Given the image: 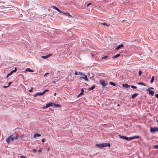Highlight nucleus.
Wrapping results in <instances>:
<instances>
[{"label": "nucleus", "instance_id": "1", "mask_svg": "<svg viewBox=\"0 0 158 158\" xmlns=\"http://www.w3.org/2000/svg\"><path fill=\"white\" fill-rule=\"evenodd\" d=\"M18 136L16 133L9 136L6 139V141L9 143L10 142L12 141L15 139H17Z\"/></svg>", "mask_w": 158, "mask_h": 158}, {"label": "nucleus", "instance_id": "2", "mask_svg": "<svg viewBox=\"0 0 158 158\" xmlns=\"http://www.w3.org/2000/svg\"><path fill=\"white\" fill-rule=\"evenodd\" d=\"M53 105V103L50 102L46 104L45 106H44L42 107V108L43 109H46L51 106H52Z\"/></svg>", "mask_w": 158, "mask_h": 158}, {"label": "nucleus", "instance_id": "3", "mask_svg": "<svg viewBox=\"0 0 158 158\" xmlns=\"http://www.w3.org/2000/svg\"><path fill=\"white\" fill-rule=\"evenodd\" d=\"M21 139L24 141H27L28 139L27 137L24 134L22 135L21 136Z\"/></svg>", "mask_w": 158, "mask_h": 158}, {"label": "nucleus", "instance_id": "4", "mask_svg": "<svg viewBox=\"0 0 158 158\" xmlns=\"http://www.w3.org/2000/svg\"><path fill=\"white\" fill-rule=\"evenodd\" d=\"M80 78L81 79H84L86 81H88V79L87 78V76L85 74H83L82 77H81Z\"/></svg>", "mask_w": 158, "mask_h": 158}, {"label": "nucleus", "instance_id": "5", "mask_svg": "<svg viewBox=\"0 0 158 158\" xmlns=\"http://www.w3.org/2000/svg\"><path fill=\"white\" fill-rule=\"evenodd\" d=\"M150 131L151 132L158 131V128L156 127L153 128H151L150 129Z\"/></svg>", "mask_w": 158, "mask_h": 158}, {"label": "nucleus", "instance_id": "6", "mask_svg": "<svg viewBox=\"0 0 158 158\" xmlns=\"http://www.w3.org/2000/svg\"><path fill=\"white\" fill-rule=\"evenodd\" d=\"M16 70L17 68L16 67H15L14 70L11 71L10 73L7 75V76H6V77L7 78L9 76L11 75L13 72H16Z\"/></svg>", "mask_w": 158, "mask_h": 158}, {"label": "nucleus", "instance_id": "7", "mask_svg": "<svg viewBox=\"0 0 158 158\" xmlns=\"http://www.w3.org/2000/svg\"><path fill=\"white\" fill-rule=\"evenodd\" d=\"M102 148L106 147H110V144L109 143H102Z\"/></svg>", "mask_w": 158, "mask_h": 158}, {"label": "nucleus", "instance_id": "8", "mask_svg": "<svg viewBox=\"0 0 158 158\" xmlns=\"http://www.w3.org/2000/svg\"><path fill=\"white\" fill-rule=\"evenodd\" d=\"M100 83L103 87H105L106 86V84L104 81L101 80L100 81Z\"/></svg>", "mask_w": 158, "mask_h": 158}, {"label": "nucleus", "instance_id": "9", "mask_svg": "<svg viewBox=\"0 0 158 158\" xmlns=\"http://www.w3.org/2000/svg\"><path fill=\"white\" fill-rule=\"evenodd\" d=\"M147 90L149 92V94H150L152 96H153L154 94V92L153 90H150V89H147Z\"/></svg>", "mask_w": 158, "mask_h": 158}, {"label": "nucleus", "instance_id": "10", "mask_svg": "<svg viewBox=\"0 0 158 158\" xmlns=\"http://www.w3.org/2000/svg\"><path fill=\"white\" fill-rule=\"evenodd\" d=\"M52 7L54 9L56 10H57L58 11L60 12V13H63V12L61 11L59 9H58L56 7V6H52Z\"/></svg>", "mask_w": 158, "mask_h": 158}, {"label": "nucleus", "instance_id": "11", "mask_svg": "<svg viewBox=\"0 0 158 158\" xmlns=\"http://www.w3.org/2000/svg\"><path fill=\"white\" fill-rule=\"evenodd\" d=\"M52 54H50L46 56H42V57L44 59H46L47 58H48L49 57L52 56Z\"/></svg>", "mask_w": 158, "mask_h": 158}, {"label": "nucleus", "instance_id": "12", "mask_svg": "<svg viewBox=\"0 0 158 158\" xmlns=\"http://www.w3.org/2000/svg\"><path fill=\"white\" fill-rule=\"evenodd\" d=\"M124 47L123 46V44H121L119 45H118L117 47L115 49L116 50H118L119 48L121 47Z\"/></svg>", "mask_w": 158, "mask_h": 158}, {"label": "nucleus", "instance_id": "13", "mask_svg": "<svg viewBox=\"0 0 158 158\" xmlns=\"http://www.w3.org/2000/svg\"><path fill=\"white\" fill-rule=\"evenodd\" d=\"M63 14L65 15L66 16L69 17V18L71 17H72L71 15H70V14L69 13H65L64 12H63Z\"/></svg>", "mask_w": 158, "mask_h": 158}, {"label": "nucleus", "instance_id": "14", "mask_svg": "<svg viewBox=\"0 0 158 158\" xmlns=\"http://www.w3.org/2000/svg\"><path fill=\"white\" fill-rule=\"evenodd\" d=\"M55 107H60V105L58 104H54L53 103V105Z\"/></svg>", "mask_w": 158, "mask_h": 158}, {"label": "nucleus", "instance_id": "15", "mask_svg": "<svg viewBox=\"0 0 158 158\" xmlns=\"http://www.w3.org/2000/svg\"><path fill=\"white\" fill-rule=\"evenodd\" d=\"M122 86L124 87H126V88H128L130 86L129 85L127 84H123L122 85Z\"/></svg>", "mask_w": 158, "mask_h": 158}, {"label": "nucleus", "instance_id": "16", "mask_svg": "<svg viewBox=\"0 0 158 158\" xmlns=\"http://www.w3.org/2000/svg\"><path fill=\"white\" fill-rule=\"evenodd\" d=\"M96 147L98 148H102V143L96 144Z\"/></svg>", "mask_w": 158, "mask_h": 158}, {"label": "nucleus", "instance_id": "17", "mask_svg": "<svg viewBox=\"0 0 158 158\" xmlns=\"http://www.w3.org/2000/svg\"><path fill=\"white\" fill-rule=\"evenodd\" d=\"M41 136V135L40 134H38V133H35L34 134V138H35L36 137H40Z\"/></svg>", "mask_w": 158, "mask_h": 158}, {"label": "nucleus", "instance_id": "18", "mask_svg": "<svg viewBox=\"0 0 158 158\" xmlns=\"http://www.w3.org/2000/svg\"><path fill=\"white\" fill-rule=\"evenodd\" d=\"M125 139L129 141L132 139V137H127L126 136Z\"/></svg>", "mask_w": 158, "mask_h": 158}, {"label": "nucleus", "instance_id": "19", "mask_svg": "<svg viewBox=\"0 0 158 158\" xmlns=\"http://www.w3.org/2000/svg\"><path fill=\"white\" fill-rule=\"evenodd\" d=\"M26 71H29L30 72H32L34 71V70L32 69H31L29 68H27L26 70Z\"/></svg>", "mask_w": 158, "mask_h": 158}, {"label": "nucleus", "instance_id": "20", "mask_svg": "<svg viewBox=\"0 0 158 158\" xmlns=\"http://www.w3.org/2000/svg\"><path fill=\"white\" fill-rule=\"evenodd\" d=\"M43 95V93H37L34 96H36L37 95Z\"/></svg>", "mask_w": 158, "mask_h": 158}, {"label": "nucleus", "instance_id": "21", "mask_svg": "<svg viewBox=\"0 0 158 158\" xmlns=\"http://www.w3.org/2000/svg\"><path fill=\"white\" fill-rule=\"evenodd\" d=\"M138 95V94L136 93L133 94L131 96V98H134L135 96H137Z\"/></svg>", "mask_w": 158, "mask_h": 158}, {"label": "nucleus", "instance_id": "22", "mask_svg": "<svg viewBox=\"0 0 158 158\" xmlns=\"http://www.w3.org/2000/svg\"><path fill=\"white\" fill-rule=\"evenodd\" d=\"M109 84L110 85H113L114 86H116V84H115L114 83H113L112 82H109Z\"/></svg>", "mask_w": 158, "mask_h": 158}, {"label": "nucleus", "instance_id": "23", "mask_svg": "<svg viewBox=\"0 0 158 158\" xmlns=\"http://www.w3.org/2000/svg\"><path fill=\"white\" fill-rule=\"evenodd\" d=\"M120 56V55L119 54H117L115 56H114L113 57V59L119 57Z\"/></svg>", "mask_w": 158, "mask_h": 158}, {"label": "nucleus", "instance_id": "24", "mask_svg": "<svg viewBox=\"0 0 158 158\" xmlns=\"http://www.w3.org/2000/svg\"><path fill=\"white\" fill-rule=\"evenodd\" d=\"M132 137V139H135L138 138L139 137V136H133Z\"/></svg>", "mask_w": 158, "mask_h": 158}, {"label": "nucleus", "instance_id": "25", "mask_svg": "<svg viewBox=\"0 0 158 158\" xmlns=\"http://www.w3.org/2000/svg\"><path fill=\"white\" fill-rule=\"evenodd\" d=\"M154 76L152 77L151 79V81H150L151 83H152L153 82L154 80Z\"/></svg>", "mask_w": 158, "mask_h": 158}, {"label": "nucleus", "instance_id": "26", "mask_svg": "<svg viewBox=\"0 0 158 158\" xmlns=\"http://www.w3.org/2000/svg\"><path fill=\"white\" fill-rule=\"evenodd\" d=\"M138 85H139L145 86V85L142 82H138Z\"/></svg>", "mask_w": 158, "mask_h": 158}, {"label": "nucleus", "instance_id": "27", "mask_svg": "<svg viewBox=\"0 0 158 158\" xmlns=\"http://www.w3.org/2000/svg\"><path fill=\"white\" fill-rule=\"evenodd\" d=\"M119 137L121 139H125L126 136H122V135H119Z\"/></svg>", "mask_w": 158, "mask_h": 158}, {"label": "nucleus", "instance_id": "28", "mask_svg": "<svg viewBox=\"0 0 158 158\" xmlns=\"http://www.w3.org/2000/svg\"><path fill=\"white\" fill-rule=\"evenodd\" d=\"M95 88V85H93L91 87H90L89 89V90H92L93 89H94Z\"/></svg>", "mask_w": 158, "mask_h": 158}, {"label": "nucleus", "instance_id": "29", "mask_svg": "<svg viewBox=\"0 0 158 158\" xmlns=\"http://www.w3.org/2000/svg\"><path fill=\"white\" fill-rule=\"evenodd\" d=\"M49 91L48 89H45L43 91L42 93H43V94H44L46 92H48Z\"/></svg>", "mask_w": 158, "mask_h": 158}, {"label": "nucleus", "instance_id": "30", "mask_svg": "<svg viewBox=\"0 0 158 158\" xmlns=\"http://www.w3.org/2000/svg\"><path fill=\"white\" fill-rule=\"evenodd\" d=\"M102 24L103 25H106L107 26H108L110 25H108L106 23H102Z\"/></svg>", "mask_w": 158, "mask_h": 158}, {"label": "nucleus", "instance_id": "31", "mask_svg": "<svg viewBox=\"0 0 158 158\" xmlns=\"http://www.w3.org/2000/svg\"><path fill=\"white\" fill-rule=\"evenodd\" d=\"M154 148H155L158 149V145H154Z\"/></svg>", "mask_w": 158, "mask_h": 158}, {"label": "nucleus", "instance_id": "32", "mask_svg": "<svg viewBox=\"0 0 158 158\" xmlns=\"http://www.w3.org/2000/svg\"><path fill=\"white\" fill-rule=\"evenodd\" d=\"M131 87L132 88L134 89L137 88V87L136 86H134V85H132L131 86Z\"/></svg>", "mask_w": 158, "mask_h": 158}, {"label": "nucleus", "instance_id": "33", "mask_svg": "<svg viewBox=\"0 0 158 158\" xmlns=\"http://www.w3.org/2000/svg\"><path fill=\"white\" fill-rule=\"evenodd\" d=\"M83 90L82 89H81V92L78 95V96H79L80 95L82 94H83Z\"/></svg>", "mask_w": 158, "mask_h": 158}, {"label": "nucleus", "instance_id": "34", "mask_svg": "<svg viewBox=\"0 0 158 158\" xmlns=\"http://www.w3.org/2000/svg\"><path fill=\"white\" fill-rule=\"evenodd\" d=\"M142 74V71L140 70L139 72V76H141Z\"/></svg>", "mask_w": 158, "mask_h": 158}, {"label": "nucleus", "instance_id": "35", "mask_svg": "<svg viewBox=\"0 0 158 158\" xmlns=\"http://www.w3.org/2000/svg\"><path fill=\"white\" fill-rule=\"evenodd\" d=\"M49 74V73H45V74H44V77H46V76H47V75H48V74Z\"/></svg>", "mask_w": 158, "mask_h": 158}, {"label": "nucleus", "instance_id": "36", "mask_svg": "<svg viewBox=\"0 0 158 158\" xmlns=\"http://www.w3.org/2000/svg\"><path fill=\"white\" fill-rule=\"evenodd\" d=\"M12 82H11V81H10V82L9 83V84H8V86H9L11 84H12Z\"/></svg>", "mask_w": 158, "mask_h": 158}, {"label": "nucleus", "instance_id": "37", "mask_svg": "<svg viewBox=\"0 0 158 158\" xmlns=\"http://www.w3.org/2000/svg\"><path fill=\"white\" fill-rule=\"evenodd\" d=\"M107 57H108V56H105L103 57H102V59H106V58H107Z\"/></svg>", "mask_w": 158, "mask_h": 158}, {"label": "nucleus", "instance_id": "38", "mask_svg": "<svg viewBox=\"0 0 158 158\" xmlns=\"http://www.w3.org/2000/svg\"><path fill=\"white\" fill-rule=\"evenodd\" d=\"M32 151L33 152H37V151L35 149H33V150H32Z\"/></svg>", "mask_w": 158, "mask_h": 158}, {"label": "nucleus", "instance_id": "39", "mask_svg": "<svg viewBox=\"0 0 158 158\" xmlns=\"http://www.w3.org/2000/svg\"><path fill=\"white\" fill-rule=\"evenodd\" d=\"M74 74L75 75H78V73H77V72L76 71H75V73H74Z\"/></svg>", "mask_w": 158, "mask_h": 158}, {"label": "nucleus", "instance_id": "40", "mask_svg": "<svg viewBox=\"0 0 158 158\" xmlns=\"http://www.w3.org/2000/svg\"><path fill=\"white\" fill-rule=\"evenodd\" d=\"M79 74L80 75H82H82H83V74H83V73H82V72H79Z\"/></svg>", "mask_w": 158, "mask_h": 158}, {"label": "nucleus", "instance_id": "41", "mask_svg": "<svg viewBox=\"0 0 158 158\" xmlns=\"http://www.w3.org/2000/svg\"><path fill=\"white\" fill-rule=\"evenodd\" d=\"M42 150L41 149H40L38 150V152L39 153H41L42 152Z\"/></svg>", "mask_w": 158, "mask_h": 158}, {"label": "nucleus", "instance_id": "42", "mask_svg": "<svg viewBox=\"0 0 158 158\" xmlns=\"http://www.w3.org/2000/svg\"><path fill=\"white\" fill-rule=\"evenodd\" d=\"M155 96L156 98H158V94H155Z\"/></svg>", "mask_w": 158, "mask_h": 158}, {"label": "nucleus", "instance_id": "43", "mask_svg": "<svg viewBox=\"0 0 158 158\" xmlns=\"http://www.w3.org/2000/svg\"><path fill=\"white\" fill-rule=\"evenodd\" d=\"M91 3H89L88 4H87V6H89L90 5H91Z\"/></svg>", "mask_w": 158, "mask_h": 158}, {"label": "nucleus", "instance_id": "44", "mask_svg": "<svg viewBox=\"0 0 158 158\" xmlns=\"http://www.w3.org/2000/svg\"><path fill=\"white\" fill-rule=\"evenodd\" d=\"M20 158H26V157H25V156H20Z\"/></svg>", "mask_w": 158, "mask_h": 158}, {"label": "nucleus", "instance_id": "45", "mask_svg": "<svg viewBox=\"0 0 158 158\" xmlns=\"http://www.w3.org/2000/svg\"><path fill=\"white\" fill-rule=\"evenodd\" d=\"M33 89V88H32L30 90H29V92H32V91Z\"/></svg>", "mask_w": 158, "mask_h": 158}, {"label": "nucleus", "instance_id": "46", "mask_svg": "<svg viewBox=\"0 0 158 158\" xmlns=\"http://www.w3.org/2000/svg\"><path fill=\"white\" fill-rule=\"evenodd\" d=\"M8 87V86H3V87L4 88H6L7 87Z\"/></svg>", "mask_w": 158, "mask_h": 158}, {"label": "nucleus", "instance_id": "47", "mask_svg": "<svg viewBox=\"0 0 158 158\" xmlns=\"http://www.w3.org/2000/svg\"><path fill=\"white\" fill-rule=\"evenodd\" d=\"M44 139H42V142H44Z\"/></svg>", "mask_w": 158, "mask_h": 158}, {"label": "nucleus", "instance_id": "48", "mask_svg": "<svg viewBox=\"0 0 158 158\" xmlns=\"http://www.w3.org/2000/svg\"><path fill=\"white\" fill-rule=\"evenodd\" d=\"M149 89H153V87H151Z\"/></svg>", "mask_w": 158, "mask_h": 158}, {"label": "nucleus", "instance_id": "49", "mask_svg": "<svg viewBox=\"0 0 158 158\" xmlns=\"http://www.w3.org/2000/svg\"><path fill=\"white\" fill-rule=\"evenodd\" d=\"M56 93H55L54 94V96H56Z\"/></svg>", "mask_w": 158, "mask_h": 158}, {"label": "nucleus", "instance_id": "50", "mask_svg": "<svg viewBox=\"0 0 158 158\" xmlns=\"http://www.w3.org/2000/svg\"><path fill=\"white\" fill-rule=\"evenodd\" d=\"M49 148H48L47 149V151H49Z\"/></svg>", "mask_w": 158, "mask_h": 158}]
</instances>
